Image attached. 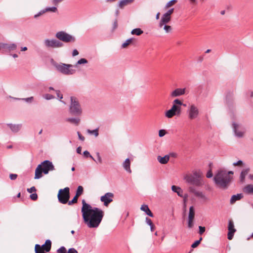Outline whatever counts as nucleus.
I'll return each mask as SVG.
<instances>
[{"label": "nucleus", "instance_id": "obj_1", "mask_svg": "<svg viewBox=\"0 0 253 253\" xmlns=\"http://www.w3.org/2000/svg\"><path fill=\"white\" fill-rule=\"evenodd\" d=\"M81 212L84 223L90 228H97L100 225L104 215V211L96 207H92L82 200Z\"/></svg>", "mask_w": 253, "mask_h": 253}, {"label": "nucleus", "instance_id": "obj_2", "mask_svg": "<svg viewBox=\"0 0 253 253\" xmlns=\"http://www.w3.org/2000/svg\"><path fill=\"white\" fill-rule=\"evenodd\" d=\"M233 174L232 171H227L223 169H220L217 171L214 175L213 180L215 183L219 187L226 189L229 185L232 177L231 175Z\"/></svg>", "mask_w": 253, "mask_h": 253}, {"label": "nucleus", "instance_id": "obj_3", "mask_svg": "<svg viewBox=\"0 0 253 253\" xmlns=\"http://www.w3.org/2000/svg\"><path fill=\"white\" fill-rule=\"evenodd\" d=\"M202 173L200 170H194L192 173L186 174L184 176V179L189 184L196 186H201L203 185Z\"/></svg>", "mask_w": 253, "mask_h": 253}, {"label": "nucleus", "instance_id": "obj_4", "mask_svg": "<svg viewBox=\"0 0 253 253\" xmlns=\"http://www.w3.org/2000/svg\"><path fill=\"white\" fill-rule=\"evenodd\" d=\"M54 166L52 162L45 160L39 165L35 170V179H39L42 176V172L46 174L49 171L54 170Z\"/></svg>", "mask_w": 253, "mask_h": 253}, {"label": "nucleus", "instance_id": "obj_5", "mask_svg": "<svg viewBox=\"0 0 253 253\" xmlns=\"http://www.w3.org/2000/svg\"><path fill=\"white\" fill-rule=\"evenodd\" d=\"M55 66L58 71L64 75H70L76 73V70L73 69V66L71 64L60 63L55 65Z\"/></svg>", "mask_w": 253, "mask_h": 253}, {"label": "nucleus", "instance_id": "obj_6", "mask_svg": "<svg viewBox=\"0 0 253 253\" xmlns=\"http://www.w3.org/2000/svg\"><path fill=\"white\" fill-rule=\"evenodd\" d=\"M70 112L72 115L75 116H79L82 114L81 106L76 97H71Z\"/></svg>", "mask_w": 253, "mask_h": 253}, {"label": "nucleus", "instance_id": "obj_7", "mask_svg": "<svg viewBox=\"0 0 253 253\" xmlns=\"http://www.w3.org/2000/svg\"><path fill=\"white\" fill-rule=\"evenodd\" d=\"M55 37L63 42H74L76 41V38L74 36H72L64 31H59L56 33Z\"/></svg>", "mask_w": 253, "mask_h": 253}, {"label": "nucleus", "instance_id": "obj_8", "mask_svg": "<svg viewBox=\"0 0 253 253\" xmlns=\"http://www.w3.org/2000/svg\"><path fill=\"white\" fill-rule=\"evenodd\" d=\"M58 199L60 203L65 204L68 203L70 198V189L69 187H65L64 189L59 190L58 194Z\"/></svg>", "mask_w": 253, "mask_h": 253}, {"label": "nucleus", "instance_id": "obj_9", "mask_svg": "<svg viewBox=\"0 0 253 253\" xmlns=\"http://www.w3.org/2000/svg\"><path fill=\"white\" fill-rule=\"evenodd\" d=\"M45 46L47 48H59L64 46V44L56 39H46L44 41Z\"/></svg>", "mask_w": 253, "mask_h": 253}, {"label": "nucleus", "instance_id": "obj_10", "mask_svg": "<svg viewBox=\"0 0 253 253\" xmlns=\"http://www.w3.org/2000/svg\"><path fill=\"white\" fill-rule=\"evenodd\" d=\"M188 190L190 193H193L196 197L201 199L203 201L207 202L209 201V198L203 192L196 190L193 186H190Z\"/></svg>", "mask_w": 253, "mask_h": 253}, {"label": "nucleus", "instance_id": "obj_11", "mask_svg": "<svg viewBox=\"0 0 253 253\" xmlns=\"http://www.w3.org/2000/svg\"><path fill=\"white\" fill-rule=\"evenodd\" d=\"M188 117L190 120L196 119L199 115V111L198 108L194 105H191L188 110Z\"/></svg>", "mask_w": 253, "mask_h": 253}, {"label": "nucleus", "instance_id": "obj_12", "mask_svg": "<svg viewBox=\"0 0 253 253\" xmlns=\"http://www.w3.org/2000/svg\"><path fill=\"white\" fill-rule=\"evenodd\" d=\"M232 125L235 135L238 137H243L246 131L245 128L235 123Z\"/></svg>", "mask_w": 253, "mask_h": 253}, {"label": "nucleus", "instance_id": "obj_13", "mask_svg": "<svg viewBox=\"0 0 253 253\" xmlns=\"http://www.w3.org/2000/svg\"><path fill=\"white\" fill-rule=\"evenodd\" d=\"M114 194L111 192L106 193L104 195L100 198V200L104 203L105 206H108V205L113 201Z\"/></svg>", "mask_w": 253, "mask_h": 253}, {"label": "nucleus", "instance_id": "obj_14", "mask_svg": "<svg viewBox=\"0 0 253 253\" xmlns=\"http://www.w3.org/2000/svg\"><path fill=\"white\" fill-rule=\"evenodd\" d=\"M187 93L186 88H176L170 93V96L171 98H175L180 96L184 95Z\"/></svg>", "mask_w": 253, "mask_h": 253}, {"label": "nucleus", "instance_id": "obj_15", "mask_svg": "<svg viewBox=\"0 0 253 253\" xmlns=\"http://www.w3.org/2000/svg\"><path fill=\"white\" fill-rule=\"evenodd\" d=\"M183 105L185 106V104H183L182 102L179 99H175L172 102V105L171 107V109L175 111L179 114H181V106Z\"/></svg>", "mask_w": 253, "mask_h": 253}, {"label": "nucleus", "instance_id": "obj_16", "mask_svg": "<svg viewBox=\"0 0 253 253\" xmlns=\"http://www.w3.org/2000/svg\"><path fill=\"white\" fill-rule=\"evenodd\" d=\"M17 48L16 43H1V49H3L5 52H10L15 51Z\"/></svg>", "mask_w": 253, "mask_h": 253}, {"label": "nucleus", "instance_id": "obj_17", "mask_svg": "<svg viewBox=\"0 0 253 253\" xmlns=\"http://www.w3.org/2000/svg\"><path fill=\"white\" fill-rule=\"evenodd\" d=\"M171 20V16H169L165 14H164L162 17L161 19L159 22V26L160 28H162L164 24H168Z\"/></svg>", "mask_w": 253, "mask_h": 253}, {"label": "nucleus", "instance_id": "obj_18", "mask_svg": "<svg viewBox=\"0 0 253 253\" xmlns=\"http://www.w3.org/2000/svg\"><path fill=\"white\" fill-rule=\"evenodd\" d=\"M244 197V195L242 193L237 194L232 196L230 203L231 205L234 204L236 201H239Z\"/></svg>", "mask_w": 253, "mask_h": 253}, {"label": "nucleus", "instance_id": "obj_19", "mask_svg": "<svg viewBox=\"0 0 253 253\" xmlns=\"http://www.w3.org/2000/svg\"><path fill=\"white\" fill-rule=\"evenodd\" d=\"M12 131L14 132H17L20 130L22 127L21 124H8L7 125Z\"/></svg>", "mask_w": 253, "mask_h": 253}, {"label": "nucleus", "instance_id": "obj_20", "mask_svg": "<svg viewBox=\"0 0 253 253\" xmlns=\"http://www.w3.org/2000/svg\"><path fill=\"white\" fill-rule=\"evenodd\" d=\"M170 155H166L164 157H162L160 156L157 157V160L158 162L162 164H166L168 163L169 160Z\"/></svg>", "mask_w": 253, "mask_h": 253}, {"label": "nucleus", "instance_id": "obj_21", "mask_svg": "<svg viewBox=\"0 0 253 253\" xmlns=\"http://www.w3.org/2000/svg\"><path fill=\"white\" fill-rule=\"evenodd\" d=\"M249 171V168H247L242 170L240 175V180L242 183L245 182L246 176L248 174Z\"/></svg>", "mask_w": 253, "mask_h": 253}, {"label": "nucleus", "instance_id": "obj_22", "mask_svg": "<svg viewBox=\"0 0 253 253\" xmlns=\"http://www.w3.org/2000/svg\"><path fill=\"white\" fill-rule=\"evenodd\" d=\"M43 251L46 252H48L51 247V242L49 240H46L44 244L41 246Z\"/></svg>", "mask_w": 253, "mask_h": 253}, {"label": "nucleus", "instance_id": "obj_23", "mask_svg": "<svg viewBox=\"0 0 253 253\" xmlns=\"http://www.w3.org/2000/svg\"><path fill=\"white\" fill-rule=\"evenodd\" d=\"M179 115H180V114L177 113L176 112H175V111H174L171 109L165 112V116L168 118H171L174 116H175V115L178 116Z\"/></svg>", "mask_w": 253, "mask_h": 253}, {"label": "nucleus", "instance_id": "obj_24", "mask_svg": "<svg viewBox=\"0 0 253 253\" xmlns=\"http://www.w3.org/2000/svg\"><path fill=\"white\" fill-rule=\"evenodd\" d=\"M140 210L143 211H144L146 214L150 217L153 216V214L151 212V211L150 210L148 206L146 205H143L141 206L140 208Z\"/></svg>", "mask_w": 253, "mask_h": 253}, {"label": "nucleus", "instance_id": "obj_25", "mask_svg": "<svg viewBox=\"0 0 253 253\" xmlns=\"http://www.w3.org/2000/svg\"><path fill=\"white\" fill-rule=\"evenodd\" d=\"M133 1L134 0H122L119 2V6L123 9L125 6L132 3Z\"/></svg>", "mask_w": 253, "mask_h": 253}, {"label": "nucleus", "instance_id": "obj_26", "mask_svg": "<svg viewBox=\"0 0 253 253\" xmlns=\"http://www.w3.org/2000/svg\"><path fill=\"white\" fill-rule=\"evenodd\" d=\"M130 160L128 158L126 159L125 162L123 163V166L125 170H126L129 173L131 172V170L130 168Z\"/></svg>", "mask_w": 253, "mask_h": 253}, {"label": "nucleus", "instance_id": "obj_27", "mask_svg": "<svg viewBox=\"0 0 253 253\" xmlns=\"http://www.w3.org/2000/svg\"><path fill=\"white\" fill-rule=\"evenodd\" d=\"M171 189L173 192L176 193L179 197H182L183 196V191L179 187L173 185L171 187Z\"/></svg>", "mask_w": 253, "mask_h": 253}, {"label": "nucleus", "instance_id": "obj_28", "mask_svg": "<svg viewBox=\"0 0 253 253\" xmlns=\"http://www.w3.org/2000/svg\"><path fill=\"white\" fill-rule=\"evenodd\" d=\"M245 191L248 194H253V185L249 184L245 187Z\"/></svg>", "mask_w": 253, "mask_h": 253}, {"label": "nucleus", "instance_id": "obj_29", "mask_svg": "<svg viewBox=\"0 0 253 253\" xmlns=\"http://www.w3.org/2000/svg\"><path fill=\"white\" fill-rule=\"evenodd\" d=\"M133 40H134V39L133 38H130V39H127V40H126L125 41V42L124 43H123L122 44V48H125L127 47V46L128 45H129L132 42Z\"/></svg>", "mask_w": 253, "mask_h": 253}, {"label": "nucleus", "instance_id": "obj_30", "mask_svg": "<svg viewBox=\"0 0 253 253\" xmlns=\"http://www.w3.org/2000/svg\"><path fill=\"white\" fill-rule=\"evenodd\" d=\"M143 33V31L140 28L134 29L131 32L132 35H136L137 36H140Z\"/></svg>", "mask_w": 253, "mask_h": 253}, {"label": "nucleus", "instance_id": "obj_31", "mask_svg": "<svg viewBox=\"0 0 253 253\" xmlns=\"http://www.w3.org/2000/svg\"><path fill=\"white\" fill-rule=\"evenodd\" d=\"M228 231H231L232 232H235L236 229L234 228V225L233 222L232 220H229L228 226Z\"/></svg>", "mask_w": 253, "mask_h": 253}, {"label": "nucleus", "instance_id": "obj_32", "mask_svg": "<svg viewBox=\"0 0 253 253\" xmlns=\"http://www.w3.org/2000/svg\"><path fill=\"white\" fill-rule=\"evenodd\" d=\"M80 120L79 119L77 118H67L66 119V121L69 122L72 124H75L76 125H78L80 122Z\"/></svg>", "mask_w": 253, "mask_h": 253}, {"label": "nucleus", "instance_id": "obj_33", "mask_svg": "<svg viewBox=\"0 0 253 253\" xmlns=\"http://www.w3.org/2000/svg\"><path fill=\"white\" fill-rule=\"evenodd\" d=\"M195 216V211L194 208L193 206H191L189 208V212L188 215V218L194 219Z\"/></svg>", "mask_w": 253, "mask_h": 253}, {"label": "nucleus", "instance_id": "obj_34", "mask_svg": "<svg viewBox=\"0 0 253 253\" xmlns=\"http://www.w3.org/2000/svg\"><path fill=\"white\" fill-rule=\"evenodd\" d=\"M84 192V188L82 186H79L78 187L77 190L76 191V195L77 197H79L81 195L83 194Z\"/></svg>", "mask_w": 253, "mask_h": 253}, {"label": "nucleus", "instance_id": "obj_35", "mask_svg": "<svg viewBox=\"0 0 253 253\" xmlns=\"http://www.w3.org/2000/svg\"><path fill=\"white\" fill-rule=\"evenodd\" d=\"M35 251L36 253H45L41 246L39 244H36L35 246Z\"/></svg>", "mask_w": 253, "mask_h": 253}, {"label": "nucleus", "instance_id": "obj_36", "mask_svg": "<svg viewBox=\"0 0 253 253\" xmlns=\"http://www.w3.org/2000/svg\"><path fill=\"white\" fill-rule=\"evenodd\" d=\"M44 9V11L45 12H56L57 11V9L56 7H46V8H45Z\"/></svg>", "mask_w": 253, "mask_h": 253}, {"label": "nucleus", "instance_id": "obj_37", "mask_svg": "<svg viewBox=\"0 0 253 253\" xmlns=\"http://www.w3.org/2000/svg\"><path fill=\"white\" fill-rule=\"evenodd\" d=\"M177 2L176 0H171L168 2L165 5V8H168L173 5Z\"/></svg>", "mask_w": 253, "mask_h": 253}, {"label": "nucleus", "instance_id": "obj_38", "mask_svg": "<svg viewBox=\"0 0 253 253\" xmlns=\"http://www.w3.org/2000/svg\"><path fill=\"white\" fill-rule=\"evenodd\" d=\"M164 26L163 28L166 33H168L171 31L172 28L170 26L167 25V24H164Z\"/></svg>", "mask_w": 253, "mask_h": 253}, {"label": "nucleus", "instance_id": "obj_39", "mask_svg": "<svg viewBox=\"0 0 253 253\" xmlns=\"http://www.w3.org/2000/svg\"><path fill=\"white\" fill-rule=\"evenodd\" d=\"M78 197L76 196H75V197L73 198V199L71 201H68V204L69 205H72L74 204L77 203L78 202Z\"/></svg>", "mask_w": 253, "mask_h": 253}, {"label": "nucleus", "instance_id": "obj_40", "mask_svg": "<svg viewBox=\"0 0 253 253\" xmlns=\"http://www.w3.org/2000/svg\"><path fill=\"white\" fill-rule=\"evenodd\" d=\"M202 240V238H200L199 240L196 241L194 243L192 244L191 247L192 248H196L199 245Z\"/></svg>", "mask_w": 253, "mask_h": 253}, {"label": "nucleus", "instance_id": "obj_41", "mask_svg": "<svg viewBox=\"0 0 253 253\" xmlns=\"http://www.w3.org/2000/svg\"><path fill=\"white\" fill-rule=\"evenodd\" d=\"M87 132L90 134H94V135L96 137L98 135V129H94V130H89V129H88L87 130Z\"/></svg>", "mask_w": 253, "mask_h": 253}, {"label": "nucleus", "instance_id": "obj_42", "mask_svg": "<svg viewBox=\"0 0 253 253\" xmlns=\"http://www.w3.org/2000/svg\"><path fill=\"white\" fill-rule=\"evenodd\" d=\"M88 62L87 60L85 58H81V59L79 60L77 63V65L78 64H86Z\"/></svg>", "mask_w": 253, "mask_h": 253}, {"label": "nucleus", "instance_id": "obj_43", "mask_svg": "<svg viewBox=\"0 0 253 253\" xmlns=\"http://www.w3.org/2000/svg\"><path fill=\"white\" fill-rule=\"evenodd\" d=\"M84 157H85L86 158L89 157L93 161H95V159H94V158L90 154V153L88 151H84Z\"/></svg>", "mask_w": 253, "mask_h": 253}, {"label": "nucleus", "instance_id": "obj_44", "mask_svg": "<svg viewBox=\"0 0 253 253\" xmlns=\"http://www.w3.org/2000/svg\"><path fill=\"white\" fill-rule=\"evenodd\" d=\"M55 91L56 92L57 97L60 98V101L63 102L64 104H65V103L63 101L61 100V99H62L63 98V95L60 93V90H56Z\"/></svg>", "mask_w": 253, "mask_h": 253}, {"label": "nucleus", "instance_id": "obj_45", "mask_svg": "<svg viewBox=\"0 0 253 253\" xmlns=\"http://www.w3.org/2000/svg\"><path fill=\"white\" fill-rule=\"evenodd\" d=\"M96 156L97 157V161H96L95 160V162L96 163H99V164H101L102 163V159L100 157V154L99 152H97L96 153Z\"/></svg>", "mask_w": 253, "mask_h": 253}, {"label": "nucleus", "instance_id": "obj_46", "mask_svg": "<svg viewBox=\"0 0 253 253\" xmlns=\"http://www.w3.org/2000/svg\"><path fill=\"white\" fill-rule=\"evenodd\" d=\"M57 253H66V249L64 247H61L57 251Z\"/></svg>", "mask_w": 253, "mask_h": 253}, {"label": "nucleus", "instance_id": "obj_47", "mask_svg": "<svg viewBox=\"0 0 253 253\" xmlns=\"http://www.w3.org/2000/svg\"><path fill=\"white\" fill-rule=\"evenodd\" d=\"M44 98L46 100H50L54 98V96L50 94H46L44 96Z\"/></svg>", "mask_w": 253, "mask_h": 253}, {"label": "nucleus", "instance_id": "obj_48", "mask_svg": "<svg viewBox=\"0 0 253 253\" xmlns=\"http://www.w3.org/2000/svg\"><path fill=\"white\" fill-rule=\"evenodd\" d=\"M45 13V12L44 11V9H42V10H41L38 13H37V14H35L34 15V18H37L38 17H39L40 16L42 15L43 14H44Z\"/></svg>", "mask_w": 253, "mask_h": 253}, {"label": "nucleus", "instance_id": "obj_49", "mask_svg": "<svg viewBox=\"0 0 253 253\" xmlns=\"http://www.w3.org/2000/svg\"><path fill=\"white\" fill-rule=\"evenodd\" d=\"M193 219H194L188 218V226L190 228H192L193 226Z\"/></svg>", "mask_w": 253, "mask_h": 253}, {"label": "nucleus", "instance_id": "obj_50", "mask_svg": "<svg viewBox=\"0 0 253 253\" xmlns=\"http://www.w3.org/2000/svg\"><path fill=\"white\" fill-rule=\"evenodd\" d=\"M166 133V131L164 129H161L159 131V136L160 137H163L164 136Z\"/></svg>", "mask_w": 253, "mask_h": 253}, {"label": "nucleus", "instance_id": "obj_51", "mask_svg": "<svg viewBox=\"0 0 253 253\" xmlns=\"http://www.w3.org/2000/svg\"><path fill=\"white\" fill-rule=\"evenodd\" d=\"M199 233L200 235L203 234L204 233V232L205 231V227L199 226Z\"/></svg>", "mask_w": 253, "mask_h": 253}, {"label": "nucleus", "instance_id": "obj_52", "mask_svg": "<svg viewBox=\"0 0 253 253\" xmlns=\"http://www.w3.org/2000/svg\"><path fill=\"white\" fill-rule=\"evenodd\" d=\"M30 198L34 201L38 199V195L36 193H33L30 196Z\"/></svg>", "mask_w": 253, "mask_h": 253}, {"label": "nucleus", "instance_id": "obj_53", "mask_svg": "<svg viewBox=\"0 0 253 253\" xmlns=\"http://www.w3.org/2000/svg\"><path fill=\"white\" fill-rule=\"evenodd\" d=\"M174 11V8H171L167 11L165 14L169 16H171V14Z\"/></svg>", "mask_w": 253, "mask_h": 253}, {"label": "nucleus", "instance_id": "obj_54", "mask_svg": "<svg viewBox=\"0 0 253 253\" xmlns=\"http://www.w3.org/2000/svg\"><path fill=\"white\" fill-rule=\"evenodd\" d=\"M234 234V232L228 231V235H227L228 239L230 240H232Z\"/></svg>", "mask_w": 253, "mask_h": 253}, {"label": "nucleus", "instance_id": "obj_55", "mask_svg": "<svg viewBox=\"0 0 253 253\" xmlns=\"http://www.w3.org/2000/svg\"><path fill=\"white\" fill-rule=\"evenodd\" d=\"M243 161L241 160H239L236 163H234L233 165L234 166H242L243 165Z\"/></svg>", "mask_w": 253, "mask_h": 253}, {"label": "nucleus", "instance_id": "obj_56", "mask_svg": "<svg viewBox=\"0 0 253 253\" xmlns=\"http://www.w3.org/2000/svg\"><path fill=\"white\" fill-rule=\"evenodd\" d=\"M18 175L17 174H13V173H11V174H10L9 175V177L10 178L11 180H15L17 177Z\"/></svg>", "mask_w": 253, "mask_h": 253}, {"label": "nucleus", "instance_id": "obj_57", "mask_svg": "<svg viewBox=\"0 0 253 253\" xmlns=\"http://www.w3.org/2000/svg\"><path fill=\"white\" fill-rule=\"evenodd\" d=\"M27 191L30 193H31L32 192H35L36 191V188L34 187V186H33L31 188H28L27 189Z\"/></svg>", "mask_w": 253, "mask_h": 253}, {"label": "nucleus", "instance_id": "obj_58", "mask_svg": "<svg viewBox=\"0 0 253 253\" xmlns=\"http://www.w3.org/2000/svg\"><path fill=\"white\" fill-rule=\"evenodd\" d=\"M67 253H78L75 249L70 248L68 250Z\"/></svg>", "mask_w": 253, "mask_h": 253}, {"label": "nucleus", "instance_id": "obj_59", "mask_svg": "<svg viewBox=\"0 0 253 253\" xmlns=\"http://www.w3.org/2000/svg\"><path fill=\"white\" fill-rule=\"evenodd\" d=\"M145 221H146V222L147 223V224H148L149 225H152V224H153V222H152L151 219L148 217H146Z\"/></svg>", "mask_w": 253, "mask_h": 253}, {"label": "nucleus", "instance_id": "obj_60", "mask_svg": "<svg viewBox=\"0 0 253 253\" xmlns=\"http://www.w3.org/2000/svg\"><path fill=\"white\" fill-rule=\"evenodd\" d=\"M118 27V22H117V20H116L114 23H113V30H115Z\"/></svg>", "mask_w": 253, "mask_h": 253}, {"label": "nucleus", "instance_id": "obj_61", "mask_svg": "<svg viewBox=\"0 0 253 253\" xmlns=\"http://www.w3.org/2000/svg\"><path fill=\"white\" fill-rule=\"evenodd\" d=\"M213 174L211 170H210L207 173V177L208 178H211Z\"/></svg>", "mask_w": 253, "mask_h": 253}, {"label": "nucleus", "instance_id": "obj_62", "mask_svg": "<svg viewBox=\"0 0 253 253\" xmlns=\"http://www.w3.org/2000/svg\"><path fill=\"white\" fill-rule=\"evenodd\" d=\"M79 54V52L77 49H74L72 52L73 56H77Z\"/></svg>", "mask_w": 253, "mask_h": 253}, {"label": "nucleus", "instance_id": "obj_63", "mask_svg": "<svg viewBox=\"0 0 253 253\" xmlns=\"http://www.w3.org/2000/svg\"><path fill=\"white\" fill-rule=\"evenodd\" d=\"M78 136H79V138L81 140L84 141V137L83 136H82L81 135V134L79 132H78Z\"/></svg>", "mask_w": 253, "mask_h": 253}, {"label": "nucleus", "instance_id": "obj_64", "mask_svg": "<svg viewBox=\"0 0 253 253\" xmlns=\"http://www.w3.org/2000/svg\"><path fill=\"white\" fill-rule=\"evenodd\" d=\"M63 0H52V3L55 4L57 5L58 3L62 1Z\"/></svg>", "mask_w": 253, "mask_h": 253}]
</instances>
